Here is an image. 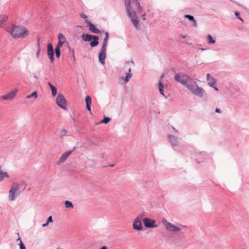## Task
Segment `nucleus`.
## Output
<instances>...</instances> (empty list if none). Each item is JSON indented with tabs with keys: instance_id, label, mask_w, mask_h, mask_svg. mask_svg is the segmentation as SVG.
Segmentation results:
<instances>
[{
	"instance_id": "nucleus-22",
	"label": "nucleus",
	"mask_w": 249,
	"mask_h": 249,
	"mask_svg": "<svg viewBox=\"0 0 249 249\" xmlns=\"http://www.w3.org/2000/svg\"><path fill=\"white\" fill-rule=\"evenodd\" d=\"M109 37V34L107 32H105V36L104 37L103 42L102 43V47L107 48V40Z\"/></svg>"
},
{
	"instance_id": "nucleus-31",
	"label": "nucleus",
	"mask_w": 249,
	"mask_h": 249,
	"mask_svg": "<svg viewBox=\"0 0 249 249\" xmlns=\"http://www.w3.org/2000/svg\"><path fill=\"white\" fill-rule=\"evenodd\" d=\"M55 52L56 54V56L57 58H59L60 55V50L58 47H55Z\"/></svg>"
},
{
	"instance_id": "nucleus-52",
	"label": "nucleus",
	"mask_w": 249,
	"mask_h": 249,
	"mask_svg": "<svg viewBox=\"0 0 249 249\" xmlns=\"http://www.w3.org/2000/svg\"><path fill=\"white\" fill-rule=\"evenodd\" d=\"M145 16V13H144V14H143V15H142V17H144Z\"/></svg>"
},
{
	"instance_id": "nucleus-12",
	"label": "nucleus",
	"mask_w": 249,
	"mask_h": 249,
	"mask_svg": "<svg viewBox=\"0 0 249 249\" xmlns=\"http://www.w3.org/2000/svg\"><path fill=\"white\" fill-rule=\"evenodd\" d=\"M18 91V89H16L6 94L2 95L1 98L5 100H12L16 96Z\"/></svg>"
},
{
	"instance_id": "nucleus-41",
	"label": "nucleus",
	"mask_w": 249,
	"mask_h": 249,
	"mask_svg": "<svg viewBox=\"0 0 249 249\" xmlns=\"http://www.w3.org/2000/svg\"><path fill=\"white\" fill-rule=\"evenodd\" d=\"M40 52V48H37V51L36 53V57L37 58H38V57L39 56Z\"/></svg>"
},
{
	"instance_id": "nucleus-51",
	"label": "nucleus",
	"mask_w": 249,
	"mask_h": 249,
	"mask_svg": "<svg viewBox=\"0 0 249 249\" xmlns=\"http://www.w3.org/2000/svg\"><path fill=\"white\" fill-rule=\"evenodd\" d=\"M200 50H201V51H204V50H205L206 49H204V48H200Z\"/></svg>"
},
{
	"instance_id": "nucleus-4",
	"label": "nucleus",
	"mask_w": 249,
	"mask_h": 249,
	"mask_svg": "<svg viewBox=\"0 0 249 249\" xmlns=\"http://www.w3.org/2000/svg\"><path fill=\"white\" fill-rule=\"evenodd\" d=\"M21 193L20 186L18 183H14L11 187L9 193V198L11 201H14Z\"/></svg>"
},
{
	"instance_id": "nucleus-53",
	"label": "nucleus",
	"mask_w": 249,
	"mask_h": 249,
	"mask_svg": "<svg viewBox=\"0 0 249 249\" xmlns=\"http://www.w3.org/2000/svg\"><path fill=\"white\" fill-rule=\"evenodd\" d=\"M114 166V165H113V164H111V165H110V166H111V167H112V166Z\"/></svg>"
},
{
	"instance_id": "nucleus-21",
	"label": "nucleus",
	"mask_w": 249,
	"mask_h": 249,
	"mask_svg": "<svg viewBox=\"0 0 249 249\" xmlns=\"http://www.w3.org/2000/svg\"><path fill=\"white\" fill-rule=\"evenodd\" d=\"M207 43L209 45L214 44L215 43V39L210 35H207Z\"/></svg>"
},
{
	"instance_id": "nucleus-11",
	"label": "nucleus",
	"mask_w": 249,
	"mask_h": 249,
	"mask_svg": "<svg viewBox=\"0 0 249 249\" xmlns=\"http://www.w3.org/2000/svg\"><path fill=\"white\" fill-rule=\"evenodd\" d=\"M85 22L86 23V24L89 27V30L95 34H101L102 33V31H101L100 30L97 29L95 26V25L91 23L90 21H89V20L86 19L85 20Z\"/></svg>"
},
{
	"instance_id": "nucleus-9",
	"label": "nucleus",
	"mask_w": 249,
	"mask_h": 249,
	"mask_svg": "<svg viewBox=\"0 0 249 249\" xmlns=\"http://www.w3.org/2000/svg\"><path fill=\"white\" fill-rule=\"evenodd\" d=\"M106 52L107 48L102 47L99 54V61L102 65H104L105 64Z\"/></svg>"
},
{
	"instance_id": "nucleus-33",
	"label": "nucleus",
	"mask_w": 249,
	"mask_h": 249,
	"mask_svg": "<svg viewBox=\"0 0 249 249\" xmlns=\"http://www.w3.org/2000/svg\"><path fill=\"white\" fill-rule=\"evenodd\" d=\"M145 215V213L144 212H143L140 214L137 217L135 218H138V220L141 221V220L144 217Z\"/></svg>"
},
{
	"instance_id": "nucleus-7",
	"label": "nucleus",
	"mask_w": 249,
	"mask_h": 249,
	"mask_svg": "<svg viewBox=\"0 0 249 249\" xmlns=\"http://www.w3.org/2000/svg\"><path fill=\"white\" fill-rule=\"evenodd\" d=\"M131 63L133 65H134V62L132 60H131L130 61H126L124 65V68L127 70H128V72L126 74L125 78L124 79V82L125 83H127L128 82V81L130 80V79L132 77V74L131 73V67H129L128 65L129 64Z\"/></svg>"
},
{
	"instance_id": "nucleus-16",
	"label": "nucleus",
	"mask_w": 249,
	"mask_h": 249,
	"mask_svg": "<svg viewBox=\"0 0 249 249\" xmlns=\"http://www.w3.org/2000/svg\"><path fill=\"white\" fill-rule=\"evenodd\" d=\"M95 36H92L89 34H84L82 35L81 38L84 41H90L93 39Z\"/></svg>"
},
{
	"instance_id": "nucleus-1",
	"label": "nucleus",
	"mask_w": 249,
	"mask_h": 249,
	"mask_svg": "<svg viewBox=\"0 0 249 249\" xmlns=\"http://www.w3.org/2000/svg\"><path fill=\"white\" fill-rule=\"evenodd\" d=\"M175 80L182 85L185 86L193 95L198 97H203L205 91L202 87H199L191 77L184 73H176L174 76Z\"/></svg>"
},
{
	"instance_id": "nucleus-10",
	"label": "nucleus",
	"mask_w": 249,
	"mask_h": 249,
	"mask_svg": "<svg viewBox=\"0 0 249 249\" xmlns=\"http://www.w3.org/2000/svg\"><path fill=\"white\" fill-rule=\"evenodd\" d=\"M72 152V150H70L66 151L64 153H63L60 157L59 160L57 161L56 164L60 165V164L64 163L68 159V158L71 155Z\"/></svg>"
},
{
	"instance_id": "nucleus-45",
	"label": "nucleus",
	"mask_w": 249,
	"mask_h": 249,
	"mask_svg": "<svg viewBox=\"0 0 249 249\" xmlns=\"http://www.w3.org/2000/svg\"><path fill=\"white\" fill-rule=\"evenodd\" d=\"M215 112H217V113H220L221 112V110H220V108H216L215 109Z\"/></svg>"
},
{
	"instance_id": "nucleus-47",
	"label": "nucleus",
	"mask_w": 249,
	"mask_h": 249,
	"mask_svg": "<svg viewBox=\"0 0 249 249\" xmlns=\"http://www.w3.org/2000/svg\"><path fill=\"white\" fill-rule=\"evenodd\" d=\"M48 224H49V223H48L47 222H46L45 223H44V224H43L42 225V226H43V227H44L47 226Z\"/></svg>"
},
{
	"instance_id": "nucleus-34",
	"label": "nucleus",
	"mask_w": 249,
	"mask_h": 249,
	"mask_svg": "<svg viewBox=\"0 0 249 249\" xmlns=\"http://www.w3.org/2000/svg\"><path fill=\"white\" fill-rule=\"evenodd\" d=\"M184 18L188 19L189 20L193 21L195 19L193 16L190 15H185Z\"/></svg>"
},
{
	"instance_id": "nucleus-28",
	"label": "nucleus",
	"mask_w": 249,
	"mask_h": 249,
	"mask_svg": "<svg viewBox=\"0 0 249 249\" xmlns=\"http://www.w3.org/2000/svg\"><path fill=\"white\" fill-rule=\"evenodd\" d=\"M58 40L59 41L62 42V43H65L66 41V37L65 36L61 33L59 34L58 36Z\"/></svg>"
},
{
	"instance_id": "nucleus-46",
	"label": "nucleus",
	"mask_w": 249,
	"mask_h": 249,
	"mask_svg": "<svg viewBox=\"0 0 249 249\" xmlns=\"http://www.w3.org/2000/svg\"><path fill=\"white\" fill-rule=\"evenodd\" d=\"M173 129L174 130V131L177 133H178V130H177L175 127H174L173 126H172Z\"/></svg>"
},
{
	"instance_id": "nucleus-42",
	"label": "nucleus",
	"mask_w": 249,
	"mask_h": 249,
	"mask_svg": "<svg viewBox=\"0 0 249 249\" xmlns=\"http://www.w3.org/2000/svg\"><path fill=\"white\" fill-rule=\"evenodd\" d=\"M211 78H213V77L212 76H211V75L209 73H208L207 74V80L208 81L209 80H210L211 79Z\"/></svg>"
},
{
	"instance_id": "nucleus-14",
	"label": "nucleus",
	"mask_w": 249,
	"mask_h": 249,
	"mask_svg": "<svg viewBox=\"0 0 249 249\" xmlns=\"http://www.w3.org/2000/svg\"><path fill=\"white\" fill-rule=\"evenodd\" d=\"M167 138L172 146H177L178 145V138L171 135H168Z\"/></svg>"
},
{
	"instance_id": "nucleus-20",
	"label": "nucleus",
	"mask_w": 249,
	"mask_h": 249,
	"mask_svg": "<svg viewBox=\"0 0 249 249\" xmlns=\"http://www.w3.org/2000/svg\"><path fill=\"white\" fill-rule=\"evenodd\" d=\"M94 37L95 38H93V40L91 41L90 43V45L91 47H96L99 44V37L98 36H94Z\"/></svg>"
},
{
	"instance_id": "nucleus-40",
	"label": "nucleus",
	"mask_w": 249,
	"mask_h": 249,
	"mask_svg": "<svg viewBox=\"0 0 249 249\" xmlns=\"http://www.w3.org/2000/svg\"><path fill=\"white\" fill-rule=\"evenodd\" d=\"M47 222L48 223H51V222H53V219H52V216H50L48 219H47Z\"/></svg>"
},
{
	"instance_id": "nucleus-17",
	"label": "nucleus",
	"mask_w": 249,
	"mask_h": 249,
	"mask_svg": "<svg viewBox=\"0 0 249 249\" xmlns=\"http://www.w3.org/2000/svg\"><path fill=\"white\" fill-rule=\"evenodd\" d=\"M8 17L7 15H3L0 16V27H3L7 21Z\"/></svg>"
},
{
	"instance_id": "nucleus-3",
	"label": "nucleus",
	"mask_w": 249,
	"mask_h": 249,
	"mask_svg": "<svg viewBox=\"0 0 249 249\" xmlns=\"http://www.w3.org/2000/svg\"><path fill=\"white\" fill-rule=\"evenodd\" d=\"M125 5L128 17L131 19L134 26L137 28H138L139 21L136 17V12L132 10L131 6V0H125Z\"/></svg>"
},
{
	"instance_id": "nucleus-54",
	"label": "nucleus",
	"mask_w": 249,
	"mask_h": 249,
	"mask_svg": "<svg viewBox=\"0 0 249 249\" xmlns=\"http://www.w3.org/2000/svg\"><path fill=\"white\" fill-rule=\"evenodd\" d=\"M163 75H161V78H162V77H163Z\"/></svg>"
},
{
	"instance_id": "nucleus-48",
	"label": "nucleus",
	"mask_w": 249,
	"mask_h": 249,
	"mask_svg": "<svg viewBox=\"0 0 249 249\" xmlns=\"http://www.w3.org/2000/svg\"><path fill=\"white\" fill-rule=\"evenodd\" d=\"M180 37L182 38H185L186 37V35H180Z\"/></svg>"
},
{
	"instance_id": "nucleus-24",
	"label": "nucleus",
	"mask_w": 249,
	"mask_h": 249,
	"mask_svg": "<svg viewBox=\"0 0 249 249\" xmlns=\"http://www.w3.org/2000/svg\"><path fill=\"white\" fill-rule=\"evenodd\" d=\"M47 54L49 57L50 61L51 63H53L54 62V53L53 51H47Z\"/></svg>"
},
{
	"instance_id": "nucleus-43",
	"label": "nucleus",
	"mask_w": 249,
	"mask_h": 249,
	"mask_svg": "<svg viewBox=\"0 0 249 249\" xmlns=\"http://www.w3.org/2000/svg\"><path fill=\"white\" fill-rule=\"evenodd\" d=\"M192 22H193V25L195 27H196L197 26L196 21L195 19H194Z\"/></svg>"
},
{
	"instance_id": "nucleus-35",
	"label": "nucleus",
	"mask_w": 249,
	"mask_h": 249,
	"mask_svg": "<svg viewBox=\"0 0 249 249\" xmlns=\"http://www.w3.org/2000/svg\"><path fill=\"white\" fill-rule=\"evenodd\" d=\"M67 131L66 129H62L60 131V136L61 137H63L67 135Z\"/></svg>"
},
{
	"instance_id": "nucleus-19",
	"label": "nucleus",
	"mask_w": 249,
	"mask_h": 249,
	"mask_svg": "<svg viewBox=\"0 0 249 249\" xmlns=\"http://www.w3.org/2000/svg\"><path fill=\"white\" fill-rule=\"evenodd\" d=\"M51 91H52V95L53 97H55L57 94V89L56 88L53 86L51 83L48 82V83Z\"/></svg>"
},
{
	"instance_id": "nucleus-36",
	"label": "nucleus",
	"mask_w": 249,
	"mask_h": 249,
	"mask_svg": "<svg viewBox=\"0 0 249 249\" xmlns=\"http://www.w3.org/2000/svg\"><path fill=\"white\" fill-rule=\"evenodd\" d=\"M234 14L235 15L236 18L239 19L240 20L243 21V19L240 17L239 13L237 11L234 12Z\"/></svg>"
},
{
	"instance_id": "nucleus-32",
	"label": "nucleus",
	"mask_w": 249,
	"mask_h": 249,
	"mask_svg": "<svg viewBox=\"0 0 249 249\" xmlns=\"http://www.w3.org/2000/svg\"><path fill=\"white\" fill-rule=\"evenodd\" d=\"M17 240L18 241L19 240L20 241V243H19V248H20V249H26V247H25V245L22 243V241L21 240V239H20V238L19 237H18V239Z\"/></svg>"
},
{
	"instance_id": "nucleus-37",
	"label": "nucleus",
	"mask_w": 249,
	"mask_h": 249,
	"mask_svg": "<svg viewBox=\"0 0 249 249\" xmlns=\"http://www.w3.org/2000/svg\"><path fill=\"white\" fill-rule=\"evenodd\" d=\"M47 51H53V45L51 43L47 45Z\"/></svg>"
},
{
	"instance_id": "nucleus-49",
	"label": "nucleus",
	"mask_w": 249,
	"mask_h": 249,
	"mask_svg": "<svg viewBox=\"0 0 249 249\" xmlns=\"http://www.w3.org/2000/svg\"><path fill=\"white\" fill-rule=\"evenodd\" d=\"M100 249H107V246H104L102 247Z\"/></svg>"
},
{
	"instance_id": "nucleus-13",
	"label": "nucleus",
	"mask_w": 249,
	"mask_h": 249,
	"mask_svg": "<svg viewBox=\"0 0 249 249\" xmlns=\"http://www.w3.org/2000/svg\"><path fill=\"white\" fill-rule=\"evenodd\" d=\"M133 228L136 231H141L142 229V225L141 221L138 218H135L133 223Z\"/></svg>"
},
{
	"instance_id": "nucleus-27",
	"label": "nucleus",
	"mask_w": 249,
	"mask_h": 249,
	"mask_svg": "<svg viewBox=\"0 0 249 249\" xmlns=\"http://www.w3.org/2000/svg\"><path fill=\"white\" fill-rule=\"evenodd\" d=\"M216 81L214 78H211V79L208 80V85L211 87H214Z\"/></svg>"
},
{
	"instance_id": "nucleus-2",
	"label": "nucleus",
	"mask_w": 249,
	"mask_h": 249,
	"mask_svg": "<svg viewBox=\"0 0 249 249\" xmlns=\"http://www.w3.org/2000/svg\"><path fill=\"white\" fill-rule=\"evenodd\" d=\"M6 30L9 32L14 38H23L28 35V31L23 26L13 25L7 27Z\"/></svg>"
},
{
	"instance_id": "nucleus-30",
	"label": "nucleus",
	"mask_w": 249,
	"mask_h": 249,
	"mask_svg": "<svg viewBox=\"0 0 249 249\" xmlns=\"http://www.w3.org/2000/svg\"><path fill=\"white\" fill-rule=\"evenodd\" d=\"M110 118L106 117L101 121L98 123L97 124H100L101 123L107 124L110 121Z\"/></svg>"
},
{
	"instance_id": "nucleus-23",
	"label": "nucleus",
	"mask_w": 249,
	"mask_h": 249,
	"mask_svg": "<svg viewBox=\"0 0 249 249\" xmlns=\"http://www.w3.org/2000/svg\"><path fill=\"white\" fill-rule=\"evenodd\" d=\"M158 85H159V91H160V93L162 95H163L164 96H165L164 95V91H163L164 86H163V84H162V82L161 81V80H160L159 82Z\"/></svg>"
},
{
	"instance_id": "nucleus-29",
	"label": "nucleus",
	"mask_w": 249,
	"mask_h": 249,
	"mask_svg": "<svg viewBox=\"0 0 249 249\" xmlns=\"http://www.w3.org/2000/svg\"><path fill=\"white\" fill-rule=\"evenodd\" d=\"M65 206L66 208H72L73 207L72 203L68 200L65 201Z\"/></svg>"
},
{
	"instance_id": "nucleus-44",
	"label": "nucleus",
	"mask_w": 249,
	"mask_h": 249,
	"mask_svg": "<svg viewBox=\"0 0 249 249\" xmlns=\"http://www.w3.org/2000/svg\"><path fill=\"white\" fill-rule=\"evenodd\" d=\"M40 39L38 38L37 39V48H40Z\"/></svg>"
},
{
	"instance_id": "nucleus-50",
	"label": "nucleus",
	"mask_w": 249,
	"mask_h": 249,
	"mask_svg": "<svg viewBox=\"0 0 249 249\" xmlns=\"http://www.w3.org/2000/svg\"><path fill=\"white\" fill-rule=\"evenodd\" d=\"M213 88L214 89V90H215L216 91H218V89H217V87H215L214 86V87H213Z\"/></svg>"
},
{
	"instance_id": "nucleus-8",
	"label": "nucleus",
	"mask_w": 249,
	"mask_h": 249,
	"mask_svg": "<svg viewBox=\"0 0 249 249\" xmlns=\"http://www.w3.org/2000/svg\"><path fill=\"white\" fill-rule=\"evenodd\" d=\"M143 222L144 226L147 228H152L158 227L157 225L155 224V221L154 220L151 219L148 217L143 218Z\"/></svg>"
},
{
	"instance_id": "nucleus-6",
	"label": "nucleus",
	"mask_w": 249,
	"mask_h": 249,
	"mask_svg": "<svg viewBox=\"0 0 249 249\" xmlns=\"http://www.w3.org/2000/svg\"><path fill=\"white\" fill-rule=\"evenodd\" d=\"M161 222L163 225L165 226L166 230L167 231L176 232L180 230V228L175 226L172 223L168 222L166 219L164 218L162 219Z\"/></svg>"
},
{
	"instance_id": "nucleus-38",
	"label": "nucleus",
	"mask_w": 249,
	"mask_h": 249,
	"mask_svg": "<svg viewBox=\"0 0 249 249\" xmlns=\"http://www.w3.org/2000/svg\"><path fill=\"white\" fill-rule=\"evenodd\" d=\"M80 17L81 18H84L85 20L87 19V18H88L87 16L86 15H85L84 13H81Z\"/></svg>"
},
{
	"instance_id": "nucleus-5",
	"label": "nucleus",
	"mask_w": 249,
	"mask_h": 249,
	"mask_svg": "<svg viewBox=\"0 0 249 249\" xmlns=\"http://www.w3.org/2000/svg\"><path fill=\"white\" fill-rule=\"evenodd\" d=\"M56 104L61 108L67 110V101L62 94H59L56 98Z\"/></svg>"
},
{
	"instance_id": "nucleus-18",
	"label": "nucleus",
	"mask_w": 249,
	"mask_h": 249,
	"mask_svg": "<svg viewBox=\"0 0 249 249\" xmlns=\"http://www.w3.org/2000/svg\"><path fill=\"white\" fill-rule=\"evenodd\" d=\"M9 175L6 172H3L1 169V167L0 165V182L2 181L4 178H8Z\"/></svg>"
},
{
	"instance_id": "nucleus-39",
	"label": "nucleus",
	"mask_w": 249,
	"mask_h": 249,
	"mask_svg": "<svg viewBox=\"0 0 249 249\" xmlns=\"http://www.w3.org/2000/svg\"><path fill=\"white\" fill-rule=\"evenodd\" d=\"M63 44H64V43H62V42L59 41L58 40V42L56 47H58L60 49L61 47L63 45Z\"/></svg>"
},
{
	"instance_id": "nucleus-25",
	"label": "nucleus",
	"mask_w": 249,
	"mask_h": 249,
	"mask_svg": "<svg viewBox=\"0 0 249 249\" xmlns=\"http://www.w3.org/2000/svg\"><path fill=\"white\" fill-rule=\"evenodd\" d=\"M132 3H134L137 9V11L141 12L142 10L141 6H140V3L138 1V0H131Z\"/></svg>"
},
{
	"instance_id": "nucleus-15",
	"label": "nucleus",
	"mask_w": 249,
	"mask_h": 249,
	"mask_svg": "<svg viewBox=\"0 0 249 249\" xmlns=\"http://www.w3.org/2000/svg\"><path fill=\"white\" fill-rule=\"evenodd\" d=\"M85 101L87 110L91 112V99L89 95H87L85 98Z\"/></svg>"
},
{
	"instance_id": "nucleus-26",
	"label": "nucleus",
	"mask_w": 249,
	"mask_h": 249,
	"mask_svg": "<svg viewBox=\"0 0 249 249\" xmlns=\"http://www.w3.org/2000/svg\"><path fill=\"white\" fill-rule=\"evenodd\" d=\"M38 97L37 92L36 91L33 92L32 93L27 95L26 98L30 99L33 97L35 99H36Z\"/></svg>"
}]
</instances>
